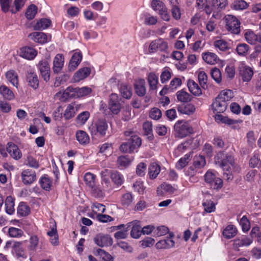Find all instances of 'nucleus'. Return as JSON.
I'll return each mask as SVG.
<instances>
[{
	"instance_id": "f257e3e1",
	"label": "nucleus",
	"mask_w": 261,
	"mask_h": 261,
	"mask_svg": "<svg viewBox=\"0 0 261 261\" xmlns=\"http://www.w3.org/2000/svg\"><path fill=\"white\" fill-rule=\"evenodd\" d=\"M215 162L223 171H229V169L234 166L233 157L224 151H220L217 154Z\"/></svg>"
},
{
	"instance_id": "f03ea898",
	"label": "nucleus",
	"mask_w": 261,
	"mask_h": 261,
	"mask_svg": "<svg viewBox=\"0 0 261 261\" xmlns=\"http://www.w3.org/2000/svg\"><path fill=\"white\" fill-rule=\"evenodd\" d=\"M174 128L177 136L179 138L185 137L193 132V128L190 124L183 120L177 121L174 124Z\"/></svg>"
},
{
	"instance_id": "7ed1b4c3",
	"label": "nucleus",
	"mask_w": 261,
	"mask_h": 261,
	"mask_svg": "<svg viewBox=\"0 0 261 261\" xmlns=\"http://www.w3.org/2000/svg\"><path fill=\"white\" fill-rule=\"evenodd\" d=\"M108 129V124L104 119H98L92 125L89 127L92 135H99L103 137L106 135Z\"/></svg>"
},
{
	"instance_id": "20e7f679",
	"label": "nucleus",
	"mask_w": 261,
	"mask_h": 261,
	"mask_svg": "<svg viewBox=\"0 0 261 261\" xmlns=\"http://www.w3.org/2000/svg\"><path fill=\"white\" fill-rule=\"evenodd\" d=\"M227 30L234 34H238L240 32V22L234 16L227 15L225 17Z\"/></svg>"
},
{
	"instance_id": "39448f33",
	"label": "nucleus",
	"mask_w": 261,
	"mask_h": 261,
	"mask_svg": "<svg viewBox=\"0 0 261 261\" xmlns=\"http://www.w3.org/2000/svg\"><path fill=\"white\" fill-rule=\"evenodd\" d=\"M204 179L205 182L209 184L212 189L218 190L223 186L222 180L220 178L216 177L214 173L211 171L206 172Z\"/></svg>"
},
{
	"instance_id": "423d86ee",
	"label": "nucleus",
	"mask_w": 261,
	"mask_h": 261,
	"mask_svg": "<svg viewBox=\"0 0 261 261\" xmlns=\"http://www.w3.org/2000/svg\"><path fill=\"white\" fill-rule=\"evenodd\" d=\"M109 109L113 114H118L121 110L120 98L116 94H112L109 101Z\"/></svg>"
},
{
	"instance_id": "0eeeda50",
	"label": "nucleus",
	"mask_w": 261,
	"mask_h": 261,
	"mask_svg": "<svg viewBox=\"0 0 261 261\" xmlns=\"http://www.w3.org/2000/svg\"><path fill=\"white\" fill-rule=\"evenodd\" d=\"M38 67L40 70L41 75L45 82H48L50 79V66L48 62L46 60L40 61Z\"/></svg>"
},
{
	"instance_id": "6e6552de",
	"label": "nucleus",
	"mask_w": 261,
	"mask_h": 261,
	"mask_svg": "<svg viewBox=\"0 0 261 261\" xmlns=\"http://www.w3.org/2000/svg\"><path fill=\"white\" fill-rule=\"evenodd\" d=\"M168 48L167 42L162 38H159L152 41L149 46V50L150 53H154L158 49L162 51H166Z\"/></svg>"
},
{
	"instance_id": "1a4fd4ad",
	"label": "nucleus",
	"mask_w": 261,
	"mask_h": 261,
	"mask_svg": "<svg viewBox=\"0 0 261 261\" xmlns=\"http://www.w3.org/2000/svg\"><path fill=\"white\" fill-rule=\"evenodd\" d=\"M214 113H222L225 111L227 107V102L224 99L217 96L212 105Z\"/></svg>"
},
{
	"instance_id": "9d476101",
	"label": "nucleus",
	"mask_w": 261,
	"mask_h": 261,
	"mask_svg": "<svg viewBox=\"0 0 261 261\" xmlns=\"http://www.w3.org/2000/svg\"><path fill=\"white\" fill-rule=\"evenodd\" d=\"M174 237V233L170 232L169 236L166 237V239L159 241L156 243L157 249H169L174 246L175 242L172 238Z\"/></svg>"
},
{
	"instance_id": "9b49d317",
	"label": "nucleus",
	"mask_w": 261,
	"mask_h": 261,
	"mask_svg": "<svg viewBox=\"0 0 261 261\" xmlns=\"http://www.w3.org/2000/svg\"><path fill=\"white\" fill-rule=\"evenodd\" d=\"M21 176L22 181L25 185L32 184L36 179L35 171L29 169L24 170Z\"/></svg>"
},
{
	"instance_id": "f8f14e48",
	"label": "nucleus",
	"mask_w": 261,
	"mask_h": 261,
	"mask_svg": "<svg viewBox=\"0 0 261 261\" xmlns=\"http://www.w3.org/2000/svg\"><path fill=\"white\" fill-rule=\"evenodd\" d=\"M94 241L100 247L111 245L113 243V239L109 235L101 233L96 235L94 239Z\"/></svg>"
},
{
	"instance_id": "ddd939ff",
	"label": "nucleus",
	"mask_w": 261,
	"mask_h": 261,
	"mask_svg": "<svg viewBox=\"0 0 261 261\" xmlns=\"http://www.w3.org/2000/svg\"><path fill=\"white\" fill-rule=\"evenodd\" d=\"M26 81L28 85L34 89H37L39 87V80L37 74L32 71H28L26 75Z\"/></svg>"
},
{
	"instance_id": "4468645a",
	"label": "nucleus",
	"mask_w": 261,
	"mask_h": 261,
	"mask_svg": "<svg viewBox=\"0 0 261 261\" xmlns=\"http://www.w3.org/2000/svg\"><path fill=\"white\" fill-rule=\"evenodd\" d=\"M36 50L33 47L25 46L20 48V56L27 60H33L37 55Z\"/></svg>"
},
{
	"instance_id": "2eb2a0df",
	"label": "nucleus",
	"mask_w": 261,
	"mask_h": 261,
	"mask_svg": "<svg viewBox=\"0 0 261 261\" xmlns=\"http://www.w3.org/2000/svg\"><path fill=\"white\" fill-rule=\"evenodd\" d=\"M240 75L244 82H249L251 80L253 71L251 68L242 65L239 67Z\"/></svg>"
},
{
	"instance_id": "dca6fc26",
	"label": "nucleus",
	"mask_w": 261,
	"mask_h": 261,
	"mask_svg": "<svg viewBox=\"0 0 261 261\" xmlns=\"http://www.w3.org/2000/svg\"><path fill=\"white\" fill-rule=\"evenodd\" d=\"M64 58L61 54H57L53 61V71L54 73H58L60 72L64 65Z\"/></svg>"
},
{
	"instance_id": "f3484780",
	"label": "nucleus",
	"mask_w": 261,
	"mask_h": 261,
	"mask_svg": "<svg viewBox=\"0 0 261 261\" xmlns=\"http://www.w3.org/2000/svg\"><path fill=\"white\" fill-rule=\"evenodd\" d=\"M7 151L10 154L11 156L15 160H18L21 157V153L18 146L13 143L8 144Z\"/></svg>"
},
{
	"instance_id": "a211bd4d",
	"label": "nucleus",
	"mask_w": 261,
	"mask_h": 261,
	"mask_svg": "<svg viewBox=\"0 0 261 261\" xmlns=\"http://www.w3.org/2000/svg\"><path fill=\"white\" fill-rule=\"evenodd\" d=\"M82 59V54L81 52L75 53H74L69 63L68 68L70 71L74 70L80 62H81Z\"/></svg>"
},
{
	"instance_id": "6ab92c4d",
	"label": "nucleus",
	"mask_w": 261,
	"mask_h": 261,
	"mask_svg": "<svg viewBox=\"0 0 261 261\" xmlns=\"http://www.w3.org/2000/svg\"><path fill=\"white\" fill-rule=\"evenodd\" d=\"M91 70L88 67H84L76 72L73 76L75 82H79L87 77L90 73Z\"/></svg>"
},
{
	"instance_id": "aec40b11",
	"label": "nucleus",
	"mask_w": 261,
	"mask_h": 261,
	"mask_svg": "<svg viewBox=\"0 0 261 261\" xmlns=\"http://www.w3.org/2000/svg\"><path fill=\"white\" fill-rule=\"evenodd\" d=\"M134 87L135 92L139 96H143L145 94V81L144 79H139L136 81Z\"/></svg>"
},
{
	"instance_id": "412c9836",
	"label": "nucleus",
	"mask_w": 261,
	"mask_h": 261,
	"mask_svg": "<svg viewBox=\"0 0 261 261\" xmlns=\"http://www.w3.org/2000/svg\"><path fill=\"white\" fill-rule=\"evenodd\" d=\"M0 94L4 99L8 100H12L15 98L13 92L5 85L0 86Z\"/></svg>"
},
{
	"instance_id": "4be33fe9",
	"label": "nucleus",
	"mask_w": 261,
	"mask_h": 261,
	"mask_svg": "<svg viewBox=\"0 0 261 261\" xmlns=\"http://www.w3.org/2000/svg\"><path fill=\"white\" fill-rule=\"evenodd\" d=\"M238 230L236 227L233 225H228L223 230L222 234L223 237L229 239L233 238L237 233Z\"/></svg>"
},
{
	"instance_id": "5701e85b",
	"label": "nucleus",
	"mask_w": 261,
	"mask_h": 261,
	"mask_svg": "<svg viewBox=\"0 0 261 261\" xmlns=\"http://www.w3.org/2000/svg\"><path fill=\"white\" fill-rule=\"evenodd\" d=\"M15 199L11 196H8L5 201V211L9 215H12L15 211Z\"/></svg>"
},
{
	"instance_id": "b1692460",
	"label": "nucleus",
	"mask_w": 261,
	"mask_h": 261,
	"mask_svg": "<svg viewBox=\"0 0 261 261\" xmlns=\"http://www.w3.org/2000/svg\"><path fill=\"white\" fill-rule=\"evenodd\" d=\"M30 36L34 41L41 44L45 43L48 41L47 35L42 32H34L30 34Z\"/></svg>"
},
{
	"instance_id": "393cba45",
	"label": "nucleus",
	"mask_w": 261,
	"mask_h": 261,
	"mask_svg": "<svg viewBox=\"0 0 261 261\" xmlns=\"http://www.w3.org/2000/svg\"><path fill=\"white\" fill-rule=\"evenodd\" d=\"M252 242L250 238L243 236L241 239H237L233 241V246L236 248H239L242 246H248Z\"/></svg>"
},
{
	"instance_id": "a878e982",
	"label": "nucleus",
	"mask_w": 261,
	"mask_h": 261,
	"mask_svg": "<svg viewBox=\"0 0 261 261\" xmlns=\"http://www.w3.org/2000/svg\"><path fill=\"white\" fill-rule=\"evenodd\" d=\"M177 110L181 114L191 115L195 111V108L193 105L189 103L186 105H181L178 106L177 107Z\"/></svg>"
},
{
	"instance_id": "bb28decb",
	"label": "nucleus",
	"mask_w": 261,
	"mask_h": 261,
	"mask_svg": "<svg viewBox=\"0 0 261 261\" xmlns=\"http://www.w3.org/2000/svg\"><path fill=\"white\" fill-rule=\"evenodd\" d=\"M187 86L189 91L195 96H199L201 94V90L193 80H189L188 81Z\"/></svg>"
},
{
	"instance_id": "cd10ccee",
	"label": "nucleus",
	"mask_w": 261,
	"mask_h": 261,
	"mask_svg": "<svg viewBox=\"0 0 261 261\" xmlns=\"http://www.w3.org/2000/svg\"><path fill=\"white\" fill-rule=\"evenodd\" d=\"M131 224L132 226L130 231V236L134 239H138L142 234V227L139 224V222H133Z\"/></svg>"
},
{
	"instance_id": "c85d7f7f",
	"label": "nucleus",
	"mask_w": 261,
	"mask_h": 261,
	"mask_svg": "<svg viewBox=\"0 0 261 261\" xmlns=\"http://www.w3.org/2000/svg\"><path fill=\"white\" fill-rule=\"evenodd\" d=\"M51 20L48 18H41L34 26L35 30H42L48 28L51 24Z\"/></svg>"
},
{
	"instance_id": "c756f323",
	"label": "nucleus",
	"mask_w": 261,
	"mask_h": 261,
	"mask_svg": "<svg viewBox=\"0 0 261 261\" xmlns=\"http://www.w3.org/2000/svg\"><path fill=\"white\" fill-rule=\"evenodd\" d=\"M102 189L99 191L98 196L99 197H102L104 195V192L106 191H109L112 189L111 183L109 179L103 176L102 173Z\"/></svg>"
},
{
	"instance_id": "7c9ffc66",
	"label": "nucleus",
	"mask_w": 261,
	"mask_h": 261,
	"mask_svg": "<svg viewBox=\"0 0 261 261\" xmlns=\"http://www.w3.org/2000/svg\"><path fill=\"white\" fill-rule=\"evenodd\" d=\"M6 77L9 82L14 87L17 88L18 85V75L14 70L8 71L6 73Z\"/></svg>"
},
{
	"instance_id": "2f4dec72",
	"label": "nucleus",
	"mask_w": 261,
	"mask_h": 261,
	"mask_svg": "<svg viewBox=\"0 0 261 261\" xmlns=\"http://www.w3.org/2000/svg\"><path fill=\"white\" fill-rule=\"evenodd\" d=\"M161 171L160 166L156 163H151L149 167L148 174L150 179L155 178Z\"/></svg>"
},
{
	"instance_id": "473e14b6",
	"label": "nucleus",
	"mask_w": 261,
	"mask_h": 261,
	"mask_svg": "<svg viewBox=\"0 0 261 261\" xmlns=\"http://www.w3.org/2000/svg\"><path fill=\"white\" fill-rule=\"evenodd\" d=\"M202 59L207 64L214 65L217 63L218 57L213 53L206 52L202 54Z\"/></svg>"
},
{
	"instance_id": "72a5a7b5",
	"label": "nucleus",
	"mask_w": 261,
	"mask_h": 261,
	"mask_svg": "<svg viewBox=\"0 0 261 261\" xmlns=\"http://www.w3.org/2000/svg\"><path fill=\"white\" fill-rule=\"evenodd\" d=\"M26 2L27 0H14L12 2L11 13L16 14L19 12L24 7Z\"/></svg>"
},
{
	"instance_id": "f704fd0d",
	"label": "nucleus",
	"mask_w": 261,
	"mask_h": 261,
	"mask_svg": "<svg viewBox=\"0 0 261 261\" xmlns=\"http://www.w3.org/2000/svg\"><path fill=\"white\" fill-rule=\"evenodd\" d=\"M17 214L20 217L28 216L30 213L29 206L24 202H21L17 209Z\"/></svg>"
},
{
	"instance_id": "c9c22d12",
	"label": "nucleus",
	"mask_w": 261,
	"mask_h": 261,
	"mask_svg": "<svg viewBox=\"0 0 261 261\" xmlns=\"http://www.w3.org/2000/svg\"><path fill=\"white\" fill-rule=\"evenodd\" d=\"M76 138L78 142L81 144H86L89 142L88 135L83 130H78L76 133Z\"/></svg>"
},
{
	"instance_id": "e433bc0d",
	"label": "nucleus",
	"mask_w": 261,
	"mask_h": 261,
	"mask_svg": "<svg viewBox=\"0 0 261 261\" xmlns=\"http://www.w3.org/2000/svg\"><path fill=\"white\" fill-rule=\"evenodd\" d=\"M76 88L71 86L68 87L62 94V98L67 99L68 98H76Z\"/></svg>"
},
{
	"instance_id": "4c0bfd02",
	"label": "nucleus",
	"mask_w": 261,
	"mask_h": 261,
	"mask_svg": "<svg viewBox=\"0 0 261 261\" xmlns=\"http://www.w3.org/2000/svg\"><path fill=\"white\" fill-rule=\"evenodd\" d=\"M192 158L191 153H187L179 159L176 164V168L178 170L183 169L188 164Z\"/></svg>"
},
{
	"instance_id": "58836bf2",
	"label": "nucleus",
	"mask_w": 261,
	"mask_h": 261,
	"mask_svg": "<svg viewBox=\"0 0 261 261\" xmlns=\"http://www.w3.org/2000/svg\"><path fill=\"white\" fill-rule=\"evenodd\" d=\"M148 82L150 90H154L157 88L158 83V76L153 73H150L148 75Z\"/></svg>"
},
{
	"instance_id": "ea45409f",
	"label": "nucleus",
	"mask_w": 261,
	"mask_h": 261,
	"mask_svg": "<svg viewBox=\"0 0 261 261\" xmlns=\"http://www.w3.org/2000/svg\"><path fill=\"white\" fill-rule=\"evenodd\" d=\"M177 98L178 101L182 102H188L191 100L192 96L183 90L178 91L176 93Z\"/></svg>"
},
{
	"instance_id": "a19ab883",
	"label": "nucleus",
	"mask_w": 261,
	"mask_h": 261,
	"mask_svg": "<svg viewBox=\"0 0 261 261\" xmlns=\"http://www.w3.org/2000/svg\"><path fill=\"white\" fill-rule=\"evenodd\" d=\"M206 164L205 159L203 155H196L193 159V165L196 168L201 169Z\"/></svg>"
},
{
	"instance_id": "79ce46f5",
	"label": "nucleus",
	"mask_w": 261,
	"mask_h": 261,
	"mask_svg": "<svg viewBox=\"0 0 261 261\" xmlns=\"http://www.w3.org/2000/svg\"><path fill=\"white\" fill-rule=\"evenodd\" d=\"M245 38L247 42L251 44H255L257 41V35L253 31H248L245 33Z\"/></svg>"
},
{
	"instance_id": "37998d69",
	"label": "nucleus",
	"mask_w": 261,
	"mask_h": 261,
	"mask_svg": "<svg viewBox=\"0 0 261 261\" xmlns=\"http://www.w3.org/2000/svg\"><path fill=\"white\" fill-rule=\"evenodd\" d=\"M41 187L45 190L48 191L50 189L52 182L47 175H45L39 180Z\"/></svg>"
},
{
	"instance_id": "c03bdc74",
	"label": "nucleus",
	"mask_w": 261,
	"mask_h": 261,
	"mask_svg": "<svg viewBox=\"0 0 261 261\" xmlns=\"http://www.w3.org/2000/svg\"><path fill=\"white\" fill-rule=\"evenodd\" d=\"M37 7L35 5H30L27 9L25 15L28 19L31 20L34 18L37 12Z\"/></svg>"
},
{
	"instance_id": "a18cd8bd",
	"label": "nucleus",
	"mask_w": 261,
	"mask_h": 261,
	"mask_svg": "<svg viewBox=\"0 0 261 261\" xmlns=\"http://www.w3.org/2000/svg\"><path fill=\"white\" fill-rule=\"evenodd\" d=\"M89 117L90 113L88 111H84L80 113L76 118V123L81 125L85 124Z\"/></svg>"
},
{
	"instance_id": "49530a36",
	"label": "nucleus",
	"mask_w": 261,
	"mask_h": 261,
	"mask_svg": "<svg viewBox=\"0 0 261 261\" xmlns=\"http://www.w3.org/2000/svg\"><path fill=\"white\" fill-rule=\"evenodd\" d=\"M127 141L134 150L141 145V138L137 135H132V137Z\"/></svg>"
},
{
	"instance_id": "de8ad7c7",
	"label": "nucleus",
	"mask_w": 261,
	"mask_h": 261,
	"mask_svg": "<svg viewBox=\"0 0 261 261\" xmlns=\"http://www.w3.org/2000/svg\"><path fill=\"white\" fill-rule=\"evenodd\" d=\"M248 4L244 0L234 1L231 5V8L236 10H241L246 9Z\"/></svg>"
},
{
	"instance_id": "09e8293b",
	"label": "nucleus",
	"mask_w": 261,
	"mask_h": 261,
	"mask_svg": "<svg viewBox=\"0 0 261 261\" xmlns=\"http://www.w3.org/2000/svg\"><path fill=\"white\" fill-rule=\"evenodd\" d=\"M22 243L20 242L15 241L12 245V248L19 257H24V252L22 247Z\"/></svg>"
},
{
	"instance_id": "8fccbe9b",
	"label": "nucleus",
	"mask_w": 261,
	"mask_h": 261,
	"mask_svg": "<svg viewBox=\"0 0 261 261\" xmlns=\"http://www.w3.org/2000/svg\"><path fill=\"white\" fill-rule=\"evenodd\" d=\"M13 0H0V6L4 13L11 12Z\"/></svg>"
},
{
	"instance_id": "3c124183",
	"label": "nucleus",
	"mask_w": 261,
	"mask_h": 261,
	"mask_svg": "<svg viewBox=\"0 0 261 261\" xmlns=\"http://www.w3.org/2000/svg\"><path fill=\"white\" fill-rule=\"evenodd\" d=\"M111 179L117 186H120L123 182V176L117 171H114L111 173Z\"/></svg>"
},
{
	"instance_id": "603ef678",
	"label": "nucleus",
	"mask_w": 261,
	"mask_h": 261,
	"mask_svg": "<svg viewBox=\"0 0 261 261\" xmlns=\"http://www.w3.org/2000/svg\"><path fill=\"white\" fill-rule=\"evenodd\" d=\"M84 180L86 185L93 188L95 186V176L93 174L87 172L85 174Z\"/></svg>"
},
{
	"instance_id": "864d4df0",
	"label": "nucleus",
	"mask_w": 261,
	"mask_h": 261,
	"mask_svg": "<svg viewBox=\"0 0 261 261\" xmlns=\"http://www.w3.org/2000/svg\"><path fill=\"white\" fill-rule=\"evenodd\" d=\"M29 244L28 248L31 251H35L39 243V239L36 235L32 236L29 239Z\"/></svg>"
},
{
	"instance_id": "5fc2aeb1",
	"label": "nucleus",
	"mask_w": 261,
	"mask_h": 261,
	"mask_svg": "<svg viewBox=\"0 0 261 261\" xmlns=\"http://www.w3.org/2000/svg\"><path fill=\"white\" fill-rule=\"evenodd\" d=\"M214 45L217 49L220 51H225L229 49L228 43L223 40H218L214 42Z\"/></svg>"
},
{
	"instance_id": "6e6d98bb",
	"label": "nucleus",
	"mask_w": 261,
	"mask_h": 261,
	"mask_svg": "<svg viewBox=\"0 0 261 261\" xmlns=\"http://www.w3.org/2000/svg\"><path fill=\"white\" fill-rule=\"evenodd\" d=\"M132 160L127 155H122L119 156L117 159L118 165L122 167H126L130 164Z\"/></svg>"
},
{
	"instance_id": "4d7b16f0",
	"label": "nucleus",
	"mask_w": 261,
	"mask_h": 261,
	"mask_svg": "<svg viewBox=\"0 0 261 261\" xmlns=\"http://www.w3.org/2000/svg\"><path fill=\"white\" fill-rule=\"evenodd\" d=\"M92 91L91 88L87 87H76V98H79L89 94Z\"/></svg>"
},
{
	"instance_id": "13d9d810",
	"label": "nucleus",
	"mask_w": 261,
	"mask_h": 261,
	"mask_svg": "<svg viewBox=\"0 0 261 261\" xmlns=\"http://www.w3.org/2000/svg\"><path fill=\"white\" fill-rule=\"evenodd\" d=\"M211 75L212 77L217 83H220L222 80L221 73L219 69L215 67L211 69Z\"/></svg>"
},
{
	"instance_id": "bf43d9fd",
	"label": "nucleus",
	"mask_w": 261,
	"mask_h": 261,
	"mask_svg": "<svg viewBox=\"0 0 261 261\" xmlns=\"http://www.w3.org/2000/svg\"><path fill=\"white\" fill-rule=\"evenodd\" d=\"M97 254L100 256L101 261H113V258L108 253L106 252L105 250L98 249L97 250Z\"/></svg>"
},
{
	"instance_id": "052dcab7",
	"label": "nucleus",
	"mask_w": 261,
	"mask_h": 261,
	"mask_svg": "<svg viewBox=\"0 0 261 261\" xmlns=\"http://www.w3.org/2000/svg\"><path fill=\"white\" fill-rule=\"evenodd\" d=\"M249 49V45L245 43L238 44L236 48L237 52L240 56H246Z\"/></svg>"
},
{
	"instance_id": "680f3d73",
	"label": "nucleus",
	"mask_w": 261,
	"mask_h": 261,
	"mask_svg": "<svg viewBox=\"0 0 261 261\" xmlns=\"http://www.w3.org/2000/svg\"><path fill=\"white\" fill-rule=\"evenodd\" d=\"M122 96L126 99L130 98L132 96L130 88L126 85H121L120 88Z\"/></svg>"
},
{
	"instance_id": "e2e57ef3",
	"label": "nucleus",
	"mask_w": 261,
	"mask_h": 261,
	"mask_svg": "<svg viewBox=\"0 0 261 261\" xmlns=\"http://www.w3.org/2000/svg\"><path fill=\"white\" fill-rule=\"evenodd\" d=\"M133 201V195L130 193L124 194L121 198V203L123 205L128 206Z\"/></svg>"
},
{
	"instance_id": "0e129e2a",
	"label": "nucleus",
	"mask_w": 261,
	"mask_h": 261,
	"mask_svg": "<svg viewBox=\"0 0 261 261\" xmlns=\"http://www.w3.org/2000/svg\"><path fill=\"white\" fill-rule=\"evenodd\" d=\"M8 233L9 236L13 238H19L23 234V232L21 229L13 227L9 228Z\"/></svg>"
},
{
	"instance_id": "69168bd1",
	"label": "nucleus",
	"mask_w": 261,
	"mask_h": 261,
	"mask_svg": "<svg viewBox=\"0 0 261 261\" xmlns=\"http://www.w3.org/2000/svg\"><path fill=\"white\" fill-rule=\"evenodd\" d=\"M25 164L33 168L37 169L39 167V162L32 156H27Z\"/></svg>"
},
{
	"instance_id": "338daca9",
	"label": "nucleus",
	"mask_w": 261,
	"mask_h": 261,
	"mask_svg": "<svg viewBox=\"0 0 261 261\" xmlns=\"http://www.w3.org/2000/svg\"><path fill=\"white\" fill-rule=\"evenodd\" d=\"M154 234L158 237L164 236L169 232V229L165 226H160L154 228Z\"/></svg>"
},
{
	"instance_id": "774afa93",
	"label": "nucleus",
	"mask_w": 261,
	"mask_h": 261,
	"mask_svg": "<svg viewBox=\"0 0 261 261\" xmlns=\"http://www.w3.org/2000/svg\"><path fill=\"white\" fill-rule=\"evenodd\" d=\"M151 7L155 11L160 12L162 10H163L166 6L164 4L159 0H152L151 2Z\"/></svg>"
}]
</instances>
